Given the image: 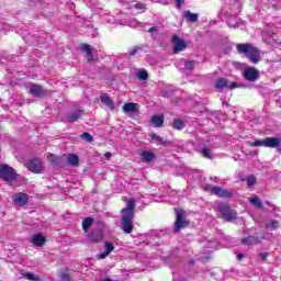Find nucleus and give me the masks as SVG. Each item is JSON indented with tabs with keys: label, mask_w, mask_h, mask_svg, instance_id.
I'll return each mask as SVG.
<instances>
[{
	"label": "nucleus",
	"mask_w": 281,
	"mask_h": 281,
	"mask_svg": "<svg viewBox=\"0 0 281 281\" xmlns=\"http://www.w3.org/2000/svg\"><path fill=\"white\" fill-rule=\"evenodd\" d=\"M247 186L248 188H252V186H256V176H249L247 178Z\"/></svg>",
	"instance_id": "f704fd0d"
},
{
	"label": "nucleus",
	"mask_w": 281,
	"mask_h": 281,
	"mask_svg": "<svg viewBox=\"0 0 281 281\" xmlns=\"http://www.w3.org/2000/svg\"><path fill=\"white\" fill-rule=\"evenodd\" d=\"M136 10H146V4L142 3V2H137L135 4Z\"/></svg>",
	"instance_id": "ea45409f"
},
{
	"label": "nucleus",
	"mask_w": 281,
	"mask_h": 281,
	"mask_svg": "<svg viewBox=\"0 0 281 281\" xmlns=\"http://www.w3.org/2000/svg\"><path fill=\"white\" fill-rule=\"evenodd\" d=\"M151 139H155V142L157 143V144H159L160 146L161 145H164V138H161L159 135H157V134H151Z\"/></svg>",
	"instance_id": "c9c22d12"
},
{
	"label": "nucleus",
	"mask_w": 281,
	"mask_h": 281,
	"mask_svg": "<svg viewBox=\"0 0 281 281\" xmlns=\"http://www.w3.org/2000/svg\"><path fill=\"white\" fill-rule=\"evenodd\" d=\"M0 179L12 182L16 179V171L9 165H0Z\"/></svg>",
	"instance_id": "39448f33"
},
{
	"label": "nucleus",
	"mask_w": 281,
	"mask_h": 281,
	"mask_svg": "<svg viewBox=\"0 0 281 281\" xmlns=\"http://www.w3.org/2000/svg\"><path fill=\"white\" fill-rule=\"evenodd\" d=\"M164 5H168V2H162Z\"/></svg>",
	"instance_id": "de8ad7c7"
},
{
	"label": "nucleus",
	"mask_w": 281,
	"mask_h": 281,
	"mask_svg": "<svg viewBox=\"0 0 281 281\" xmlns=\"http://www.w3.org/2000/svg\"><path fill=\"white\" fill-rule=\"evenodd\" d=\"M102 238H104V233L100 228L93 231L88 235V239L90 240V243H100Z\"/></svg>",
	"instance_id": "4468645a"
},
{
	"label": "nucleus",
	"mask_w": 281,
	"mask_h": 281,
	"mask_svg": "<svg viewBox=\"0 0 281 281\" xmlns=\"http://www.w3.org/2000/svg\"><path fill=\"white\" fill-rule=\"evenodd\" d=\"M149 34H154V32H159V30H157V26H153L148 30Z\"/></svg>",
	"instance_id": "c03bdc74"
},
{
	"label": "nucleus",
	"mask_w": 281,
	"mask_h": 281,
	"mask_svg": "<svg viewBox=\"0 0 281 281\" xmlns=\"http://www.w3.org/2000/svg\"><path fill=\"white\" fill-rule=\"evenodd\" d=\"M26 168L27 170H30V172L41 175V172H43V160H41L40 158L31 159L29 160Z\"/></svg>",
	"instance_id": "6e6552de"
},
{
	"label": "nucleus",
	"mask_w": 281,
	"mask_h": 281,
	"mask_svg": "<svg viewBox=\"0 0 281 281\" xmlns=\"http://www.w3.org/2000/svg\"><path fill=\"white\" fill-rule=\"evenodd\" d=\"M123 111L125 113H135L136 111V104L135 103H125L123 105Z\"/></svg>",
	"instance_id": "bb28decb"
},
{
	"label": "nucleus",
	"mask_w": 281,
	"mask_h": 281,
	"mask_svg": "<svg viewBox=\"0 0 281 281\" xmlns=\"http://www.w3.org/2000/svg\"><path fill=\"white\" fill-rule=\"evenodd\" d=\"M213 181H216V178H213Z\"/></svg>",
	"instance_id": "09e8293b"
},
{
	"label": "nucleus",
	"mask_w": 281,
	"mask_h": 281,
	"mask_svg": "<svg viewBox=\"0 0 281 281\" xmlns=\"http://www.w3.org/2000/svg\"><path fill=\"white\" fill-rule=\"evenodd\" d=\"M138 80H148V71L142 69V70H138L137 74H136Z\"/></svg>",
	"instance_id": "c756f323"
},
{
	"label": "nucleus",
	"mask_w": 281,
	"mask_h": 281,
	"mask_svg": "<svg viewBox=\"0 0 281 281\" xmlns=\"http://www.w3.org/2000/svg\"><path fill=\"white\" fill-rule=\"evenodd\" d=\"M173 128H176V131H183V128H186V123L179 119H176L173 121Z\"/></svg>",
	"instance_id": "cd10ccee"
},
{
	"label": "nucleus",
	"mask_w": 281,
	"mask_h": 281,
	"mask_svg": "<svg viewBox=\"0 0 281 281\" xmlns=\"http://www.w3.org/2000/svg\"><path fill=\"white\" fill-rule=\"evenodd\" d=\"M100 100H101L102 104H105V106H108V109H110L111 111H113L115 109V104L113 103V100H111L110 95L102 94L100 97Z\"/></svg>",
	"instance_id": "6ab92c4d"
},
{
	"label": "nucleus",
	"mask_w": 281,
	"mask_h": 281,
	"mask_svg": "<svg viewBox=\"0 0 281 281\" xmlns=\"http://www.w3.org/2000/svg\"><path fill=\"white\" fill-rule=\"evenodd\" d=\"M67 164H69V166H75V167L79 166L80 158L76 154H68V156H67Z\"/></svg>",
	"instance_id": "4be33fe9"
},
{
	"label": "nucleus",
	"mask_w": 281,
	"mask_h": 281,
	"mask_svg": "<svg viewBox=\"0 0 281 281\" xmlns=\"http://www.w3.org/2000/svg\"><path fill=\"white\" fill-rule=\"evenodd\" d=\"M91 225H93V218L86 217L82 221V229H83V232H89V227H91Z\"/></svg>",
	"instance_id": "a878e982"
},
{
	"label": "nucleus",
	"mask_w": 281,
	"mask_h": 281,
	"mask_svg": "<svg viewBox=\"0 0 281 281\" xmlns=\"http://www.w3.org/2000/svg\"><path fill=\"white\" fill-rule=\"evenodd\" d=\"M47 159L52 166H63V157L49 154Z\"/></svg>",
	"instance_id": "412c9836"
},
{
	"label": "nucleus",
	"mask_w": 281,
	"mask_h": 281,
	"mask_svg": "<svg viewBox=\"0 0 281 281\" xmlns=\"http://www.w3.org/2000/svg\"><path fill=\"white\" fill-rule=\"evenodd\" d=\"M176 214H177V217L175 222V232H180V229H186V227L190 225V222L183 218L184 216L183 212L177 211Z\"/></svg>",
	"instance_id": "9d476101"
},
{
	"label": "nucleus",
	"mask_w": 281,
	"mask_h": 281,
	"mask_svg": "<svg viewBox=\"0 0 281 281\" xmlns=\"http://www.w3.org/2000/svg\"><path fill=\"white\" fill-rule=\"evenodd\" d=\"M280 227V223L276 220L271 221L270 223H266L267 229H278Z\"/></svg>",
	"instance_id": "7c9ffc66"
},
{
	"label": "nucleus",
	"mask_w": 281,
	"mask_h": 281,
	"mask_svg": "<svg viewBox=\"0 0 281 281\" xmlns=\"http://www.w3.org/2000/svg\"><path fill=\"white\" fill-rule=\"evenodd\" d=\"M211 192L220 199H232V196H234V193L232 191L223 189L221 187H212Z\"/></svg>",
	"instance_id": "9b49d317"
},
{
	"label": "nucleus",
	"mask_w": 281,
	"mask_h": 281,
	"mask_svg": "<svg viewBox=\"0 0 281 281\" xmlns=\"http://www.w3.org/2000/svg\"><path fill=\"white\" fill-rule=\"evenodd\" d=\"M177 3V8H182L183 3H186V0H175Z\"/></svg>",
	"instance_id": "79ce46f5"
},
{
	"label": "nucleus",
	"mask_w": 281,
	"mask_h": 281,
	"mask_svg": "<svg viewBox=\"0 0 281 281\" xmlns=\"http://www.w3.org/2000/svg\"><path fill=\"white\" fill-rule=\"evenodd\" d=\"M183 18L188 21V23H196L199 21V14L190 11H184Z\"/></svg>",
	"instance_id": "aec40b11"
},
{
	"label": "nucleus",
	"mask_w": 281,
	"mask_h": 281,
	"mask_svg": "<svg viewBox=\"0 0 281 281\" xmlns=\"http://www.w3.org/2000/svg\"><path fill=\"white\" fill-rule=\"evenodd\" d=\"M139 49H142L139 46H135L132 50L128 52V55L135 56V54H137V52H139Z\"/></svg>",
	"instance_id": "4c0bfd02"
},
{
	"label": "nucleus",
	"mask_w": 281,
	"mask_h": 281,
	"mask_svg": "<svg viewBox=\"0 0 281 281\" xmlns=\"http://www.w3.org/2000/svg\"><path fill=\"white\" fill-rule=\"evenodd\" d=\"M241 243L244 245H258V243H260V237L248 236V237H245L244 239H241Z\"/></svg>",
	"instance_id": "b1692460"
},
{
	"label": "nucleus",
	"mask_w": 281,
	"mask_h": 281,
	"mask_svg": "<svg viewBox=\"0 0 281 281\" xmlns=\"http://www.w3.org/2000/svg\"><path fill=\"white\" fill-rule=\"evenodd\" d=\"M121 229L124 234H131L133 232V218H135V199H130L126 202V206L121 211Z\"/></svg>",
	"instance_id": "f257e3e1"
},
{
	"label": "nucleus",
	"mask_w": 281,
	"mask_h": 281,
	"mask_svg": "<svg viewBox=\"0 0 281 281\" xmlns=\"http://www.w3.org/2000/svg\"><path fill=\"white\" fill-rule=\"evenodd\" d=\"M238 82L234 81L229 85V80L226 78H218L215 81V89H217L218 91H223V89H238Z\"/></svg>",
	"instance_id": "0eeeda50"
},
{
	"label": "nucleus",
	"mask_w": 281,
	"mask_h": 281,
	"mask_svg": "<svg viewBox=\"0 0 281 281\" xmlns=\"http://www.w3.org/2000/svg\"><path fill=\"white\" fill-rule=\"evenodd\" d=\"M151 124H154V126H156V128H160V126H164V116L154 115L151 117Z\"/></svg>",
	"instance_id": "393cba45"
},
{
	"label": "nucleus",
	"mask_w": 281,
	"mask_h": 281,
	"mask_svg": "<svg viewBox=\"0 0 281 281\" xmlns=\"http://www.w3.org/2000/svg\"><path fill=\"white\" fill-rule=\"evenodd\" d=\"M228 27L236 29V27H238V23H233L231 20V21H228Z\"/></svg>",
	"instance_id": "37998d69"
},
{
	"label": "nucleus",
	"mask_w": 281,
	"mask_h": 281,
	"mask_svg": "<svg viewBox=\"0 0 281 281\" xmlns=\"http://www.w3.org/2000/svg\"><path fill=\"white\" fill-rule=\"evenodd\" d=\"M140 157H142V160L145 161V164H150V161L155 159V154L151 151L144 150L140 153Z\"/></svg>",
	"instance_id": "5701e85b"
},
{
	"label": "nucleus",
	"mask_w": 281,
	"mask_h": 281,
	"mask_svg": "<svg viewBox=\"0 0 281 281\" xmlns=\"http://www.w3.org/2000/svg\"><path fill=\"white\" fill-rule=\"evenodd\" d=\"M250 203L251 205H255V207H258V210H262V202L258 196L250 199Z\"/></svg>",
	"instance_id": "c85d7f7f"
},
{
	"label": "nucleus",
	"mask_w": 281,
	"mask_h": 281,
	"mask_svg": "<svg viewBox=\"0 0 281 281\" xmlns=\"http://www.w3.org/2000/svg\"><path fill=\"white\" fill-rule=\"evenodd\" d=\"M171 43H173V54H179V52H183L187 49L188 44L186 40L180 38L179 35L175 34L171 38Z\"/></svg>",
	"instance_id": "1a4fd4ad"
},
{
	"label": "nucleus",
	"mask_w": 281,
	"mask_h": 281,
	"mask_svg": "<svg viewBox=\"0 0 281 281\" xmlns=\"http://www.w3.org/2000/svg\"><path fill=\"white\" fill-rule=\"evenodd\" d=\"M79 117H82V110H76L67 114L66 122H78Z\"/></svg>",
	"instance_id": "dca6fc26"
},
{
	"label": "nucleus",
	"mask_w": 281,
	"mask_h": 281,
	"mask_svg": "<svg viewBox=\"0 0 281 281\" xmlns=\"http://www.w3.org/2000/svg\"><path fill=\"white\" fill-rule=\"evenodd\" d=\"M243 258H245V255H243V254L237 255L238 260H243Z\"/></svg>",
	"instance_id": "49530a36"
},
{
	"label": "nucleus",
	"mask_w": 281,
	"mask_h": 281,
	"mask_svg": "<svg viewBox=\"0 0 281 281\" xmlns=\"http://www.w3.org/2000/svg\"><path fill=\"white\" fill-rule=\"evenodd\" d=\"M281 144V139L278 137H267L265 139L256 140L250 144L254 148H258V146H263L265 148H279Z\"/></svg>",
	"instance_id": "20e7f679"
},
{
	"label": "nucleus",
	"mask_w": 281,
	"mask_h": 281,
	"mask_svg": "<svg viewBox=\"0 0 281 281\" xmlns=\"http://www.w3.org/2000/svg\"><path fill=\"white\" fill-rule=\"evenodd\" d=\"M236 49L239 54H244L250 63L258 65L260 63V50L251 44H237Z\"/></svg>",
	"instance_id": "f03ea898"
},
{
	"label": "nucleus",
	"mask_w": 281,
	"mask_h": 281,
	"mask_svg": "<svg viewBox=\"0 0 281 281\" xmlns=\"http://www.w3.org/2000/svg\"><path fill=\"white\" fill-rule=\"evenodd\" d=\"M60 279H61L63 281H69V280H71V277L69 276V273H67V271H63V272L60 273Z\"/></svg>",
	"instance_id": "e433bc0d"
},
{
	"label": "nucleus",
	"mask_w": 281,
	"mask_h": 281,
	"mask_svg": "<svg viewBox=\"0 0 281 281\" xmlns=\"http://www.w3.org/2000/svg\"><path fill=\"white\" fill-rule=\"evenodd\" d=\"M217 210L222 218H224V221H227V223H232V221H236V218L238 217V213L236 212V210L229 207L225 203H221L217 206Z\"/></svg>",
	"instance_id": "7ed1b4c3"
},
{
	"label": "nucleus",
	"mask_w": 281,
	"mask_h": 281,
	"mask_svg": "<svg viewBox=\"0 0 281 281\" xmlns=\"http://www.w3.org/2000/svg\"><path fill=\"white\" fill-rule=\"evenodd\" d=\"M194 67H196V61L188 60L184 63V69H187V71H192Z\"/></svg>",
	"instance_id": "473e14b6"
},
{
	"label": "nucleus",
	"mask_w": 281,
	"mask_h": 281,
	"mask_svg": "<svg viewBox=\"0 0 281 281\" xmlns=\"http://www.w3.org/2000/svg\"><path fill=\"white\" fill-rule=\"evenodd\" d=\"M27 201H30V195L27 193H18L13 196V202L19 207H23L24 205H27Z\"/></svg>",
	"instance_id": "f8f14e48"
},
{
	"label": "nucleus",
	"mask_w": 281,
	"mask_h": 281,
	"mask_svg": "<svg viewBox=\"0 0 281 281\" xmlns=\"http://www.w3.org/2000/svg\"><path fill=\"white\" fill-rule=\"evenodd\" d=\"M80 137L88 144H91V142H93V136L90 133L85 132L80 135Z\"/></svg>",
	"instance_id": "2f4dec72"
},
{
	"label": "nucleus",
	"mask_w": 281,
	"mask_h": 281,
	"mask_svg": "<svg viewBox=\"0 0 281 281\" xmlns=\"http://www.w3.org/2000/svg\"><path fill=\"white\" fill-rule=\"evenodd\" d=\"M243 76L247 82H256L260 79V71L256 67H248L244 69Z\"/></svg>",
	"instance_id": "423d86ee"
},
{
	"label": "nucleus",
	"mask_w": 281,
	"mask_h": 281,
	"mask_svg": "<svg viewBox=\"0 0 281 281\" xmlns=\"http://www.w3.org/2000/svg\"><path fill=\"white\" fill-rule=\"evenodd\" d=\"M24 278H26V280H36V276H34V273H26Z\"/></svg>",
	"instance_id": "a19ab883"
},
{
	"label": "nucleus",
	"mask_w": 281,
	"mask_h": 281,
	"mask_svg": "<svg viewBox=\"0 0 281 281\" xmlns=\"http://www.w3.org/2000/svg\"><path fill=\"white\" fill-rule=\"evenodd\" d=\"M30 93L33 98H43V95H45V90H43V87L38 85H32Z\"/></svg>",
	"instance_id": "2eb2a0df"
},
{
	"label": "nucleus",
	"mask_w": 281,
	"mask_h": 281,
	"mask_svg": "<svg viewBox=\"0 0 281 281\" xmlns=\"http://www.w3.org/2000/svg\"><path fill=\"white\" fill-rule=\"evenodd\" d=\"M104 249L105 251L98 255V260H104V258H108V256L111 255V251L115 249V245L111 241H104Z\"/></svg>",
	"instance_id": "ddd939ff"
},
{
	"label": "nucleus",
	"mask_w": 281,
	"mask_h": 281,
	"mask_svg": "<svg viewBox=\"0 0 281 281\" xmlns=\"http://www.w3.org/2000/svg\"><path fill=\"white\" fill-rule=\"evenodd\" d=\"M32 243L35 247H43V245L46 243V239L41 233H38L33 235Z\"/></svg>",
	"instance_id": "f3484780"
},
{
	"label": "nucleus",
	"mask_w": 281,
	"mask_h": 281,
	"mask_svg": "<svg viewBox=\"0 0 281 281\" xmlns=\"http://www.w3.org/2000/svg\"><path fill=\"white\" fill-rule=\"evenodd\" d=\"M259 258H261L263 262H267V258H269V252L259 254Z\"/></svg>",
	"instance_id": "58836bf2"
},
{
	"label": "nucleus",
	"mask_w": 281,
	"mask_h": 281,
	"mask_svg": "<svg viewBox=\"0 0 281 281\" xmlns=\"http://www.w3.org/2000/svg\"><path fill=\"white\" fill-rule=\"evenodd\" d=\"M104 157H105V159H111V157H113V155L108 151L104 154Z\"/></svg>",
	"instance_id": "a18cd8bd"
},
{
	"label": "nucleus",
	"mask_w": 281,
	"mask_h": 281,
	"mask_svg": "<svg viewBox=\"0 0 281 281\" xmlns=\"http://www.w3.org/2000/svg\"><path fill=\"white\" fill-rule=\"evenodd\" d=\"M81 50L85 52L88 63H93V52L91 50V45L82 44Z\"/></svg>",
	"instance_id": "a211bd4d"
},
{
	"label": "nucleus",
	"mask_w": 281,
	"mask_h": 281,
	"mask_svg": "<svg viewBox=\"0 0 281 281\" xmlns=\"http://www.w3.org/2000/svg\"><path fill=\"white\" fill-rule=\"evenodd\" d=\"M201 153L206 159H212V149L205 147L201 150Z\"/></svg>",
	"instance_id": "72a5a7b5"
}]
</instances>
